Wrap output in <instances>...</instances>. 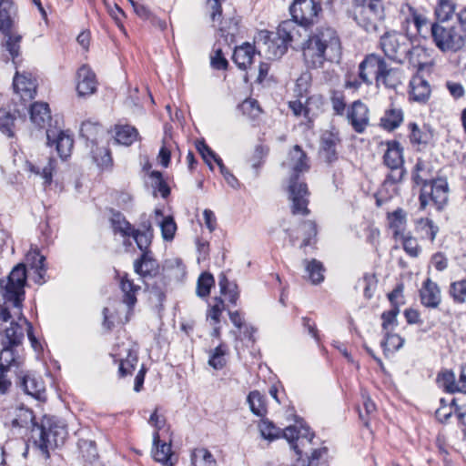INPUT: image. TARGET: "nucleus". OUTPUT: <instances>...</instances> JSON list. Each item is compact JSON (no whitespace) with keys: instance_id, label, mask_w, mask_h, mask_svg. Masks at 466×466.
<instances>
[{"instance_id":"40","label":"nucleus","mask_w":466,"mask_h":466,"mask_svg":"<svg viewBox=\"0 0 466 466\" xmlns=\"http://www.w3.org/2000/svg\"><path fill=\"white\" fill-rule=\"evenodd\" d=\"M193 466H217L213 454L206 448H197L191 453Z\"/></svg>"},{"instance_id":"51","label":"nucleus","mask_w":466,"mask_h":466,"mask_svg":"<svg viewBox=\"0 0 466 466\" xmlns=\"http://www.w3.org/2000/svg\"><path fill=\"white\" fill-rule=\"evenodd\" d=\"M214 282V278L210 273H202L198 279L197 295L200 298L208 297Z\"/></svg>"},{"instance_id":"47","label":"nucleus","mask_w":466,"mask_h":466,"mask_svg":"<svg viewBox=\"0 0 466 466\" xmlns=\"http://www.w3.org/2000/svg\"><path fill=\"white\" fill-rule=\"evenodd\" d=\"M404 344V339L391 331L384 333V339L381 341L384 354L399 350Z\"/></svg>"},{"instance_id":"21","label":"nucleus","mask_w":466,"mask_h":466,"mask_svg":"<svg viewBox=\"0 0 466 466\" xmlns=\"http://www.w3.org/2000/svg\"><path fill=\"white\" fill-rule=\"evenodd\" d=\"M19 378L20 387L26 394L37 400H42L44 398L45 384L40 378L35 377L34 374L22 373L19 375Z\"/></svg>"},{"instance_id":"26","label":"nucleus","mask_w":466,"mask_h":466,"mask_svg":"<svg viewBox=\"0 0 466 466\" xmlns=\"http://www.w3.org/2000/svg\"><path fill=\"white\" fill-rule=\"evenodd\" d=\"M25 259L27 264L35 270L36 278L35 281L38 284L45 282L44 275L46 271L45 267V256L41 255L37 248H31L26 256Z\"/></svg>"},{"instance_id":"15","label":"nucleus","mask_w":466,"mask_h":466,"mask_svg":"<svg viewBox=\"0 0 466 466\" xmlns=\"http://www.w3.org/2000/svg\"><path fill=\"white\" fill-rule=\"evenodd\" d=\"M46 139L48 146H56L57 154L62 159L71 155L74 140L64 131H57L54 128H46Z\"/></svg>"},{"instance_id":"54","label":"nucleus","mask_w":466,"mask_h":466,"mask_svg":"<svg viewBox=\"0 0 466 466\" xmlns=\"http://www.w3.org/2000/svg\"><path fill=\"white\" fill-rule=\"evenodd\" d=\"M399 314V309L394 307L393 309L384 311L381 314L382 319V329L384 333L392 331L397 325V316Z\"/></svg>"},{"instance_id":"44","label":"nucleus","mask_w":466,"mask_h":466,"mask_svg":"<svg viewBox=\"0 0 466 466\" xmlns=\"http://www.w3.org/2000/svg\"><path fill=\"white\" fill-rule=\"evenodd\" d=\"M16 116L14 113H11L5 109H0V130L3 134L8 137L15 136V122Z\"/></svg>"},{"instance_id":"30","label":"nucleus","mask_w":466,"mask_h":466,"mask_svg":"<svg viewBox=\"0 0 466 466\" xmlns=\"http://www.w3.org/2000/svg\"><path fill=\"white\" fill-rule=\"evenodd\" d=\"M403 121V112L401 108L391 106L385 110L383 116L380 118V127L388 131L398 128Z\"/></svg>"},{"instance_id":"42","label":"nucleus","mask_w":466,"mask_h":466,"mask_svg":"<svg viewBox=\"0 0 466 466\" xmlns=\"http://www.w3.org/2000/svg\"><path fill=\"white\" fill-rule=\"evenodd\" d=\"M455 12V4L452 0H438V5L435 8L437 23H448Z\"/></svg>"},{"instance_id":"28","label":"nucleus","mask_w":466,"mask_h":466,"mask_svg":"<svg viewBox=\"0 0 466 466\" xmlns=\"http://www.w3.org/2000/svg\"><path fill=\"white\" fill-rule=\"evenodd\" d=\"M16 14V8L11 0H0V31L8 33L13 26V17Z\"/></svg>"},{"instance_id":"60","label":"nucleus","mask_w":466,"mask_h":466,"mask_svg":"<svg viewBox=\"0 0 466 466\" xmlns=\"http://www.w3.org/2000/svg\"><path fill=\"white\" fill-rule=\"evenodd\" d=\"M223 310L224 301L220 298H215V304L208 309L207 318L213 322V325H218L220 321V316Z\"/></svg>"},{"instance_id":"14","label":"nucleus","mask_w":466,"mask_h":466,"mask_svg":"<svg viewBox=\"0 0 466 466\" xmlns=\"http://www.w3.org/2000/svg\"><path fill=\"white\" fill-rule=\"evenodd\" d=\"M385 59L378 55L370 54L359 66V77L362 83L372 84L378 81L380 74L385 68Z\"/></svg>"},{"instance_id":"58","label":"nucleus","mask_w":466,"mask_h":466,"mask_svg":"<svg viewBox=\"0 0 466 466\" xmlns=\"http://www.w3.org/2000/svg\"><path fill=\"white\" fill-rule=\"evenodd\" d=\"M162 237L165 240H172L174 238L177 225L172 217H166L160 223Z\"/></svg>"},{"instance_id":"35","label":"nucleus","mask_w":466,"mask_h":466,"mask_svg":"<svg viewBox=\"0 0 466 466\" xmlns=\"http://www.w3.org/2000/svg\"><path fill=\"white\" fill-rule=\"evenodd\" d=\"M116 141L124 146L132 145L138 138V131L130 125L116 126Z\"/></svg>"},{"instance_id":"10","label":"nucleus","mask_w":466,"mask_h":466,"mask_svg":"<svg viewBox=\"0 0 466 466\" xmlns=\"http://www.w3.org/2000/svg\"><path fill=\"white\" fill-rule=\"evenodd\" d=\"M386 145L387 150L383 156V163L390 169V172L384 183L386 185H393L400 182L405 174V169L403 168V147L396 140L388 141Z\"/></svg>"},{"instance_id":"17","label":"nucleus","mask_w":466,"mask_h":466,"mask_svg":"<svg viewBox=\"0 0 466 466\" xmlns=\"http://www.w3.org/2000/svg\"><path fill=\"white\" fill-rule=\"evenodd\" d=\"M96 90V80L94 72L87 66H82L77 71L76 91L78 96L92 95Z\"/></svg>"},{"instance_id":"11","label":"nucleus","mask_w":466,"mask_h":466,"mask_svg":"<svg viewBox=\"0 0 466 466\" xmlns=\"http://www.w3.org/2000/svg\"><path fill=\"white\" fill-rule=\"evenodd\" d=\"M428 187H430V190L422 186L419 197L420 209H425L429 205L430 200L438 210L442 209L447 204L449 197V186L447 179L442 177L432 179L428 183Z\"/></svg>"},{"instance_id":"61","label":"nucleus","mask_w":466,"mask_h":466,"mask_svg":"<svg viewBox=\"0 0 466 466\" xmlns=\"http://www.w3.org/2000/svg\"><path fill=\"white\" fill-rule=\"evenodd\" d=\"M376 278L371 274H365L362 279L359 281V284L364 287V296L367 299H370L373 296V290L376 287Z\"/></svg>"},{"instance_id":"59","label":"nucleus","mask_w":466,"mask_h":466,"mask_svg":"<svg viewBox=\"0 0 466 466\" xmlns=\"http://www.w3.org/2000/svg\"><path fill=\"white\" fill-rule=\"evenodd\" d=\"M441 387L448 392H457L458 385L452 371H445L439 379Z\"/></svg>"},{"instance_id":"13","label":"nucleus","mask_w":466,"mask_h":466,"mask_svg":"<svg viewBox=\"0 0 466 466\" xmlns=\"http://www.w3.org/2000/svg\"><path fill=\"white\" fill-rule=\"evenodd\" d=\"M283 437L289 441L296 454L300 457L304 453L307 454L305 449L311 444L314 433L310 432L309 427L292 425L283 430Z\"/></svg>"},{"instance_id":"39","label":"nucleus","mask_w":466,"mask_h":466,"mask_svg":"<svg viewBox=\"0 0 466 466\" xmlns=\"http://www.w3.org/2000/svg\"><path fill=\"white\" fill-rule=\"evenodd\" d=\"M407 60L413 67L421 68L426 63L428 58L427 49L420 46H413L412 42L410 45Z\"/></svg>"},{"instance_id":"50","label":"nucleus","mask_w":466,"mask_h":466,"mask_svg":"<svg viewBox=\"0 0 466 466\" xmlns=\"http://www.w3.org/2000/svg\"><path fill=\"white\" fill-rule=\"evenodd\" d=\"M211 66L218 70L226 69L228 66V60L224 56L221 46V40H218L213 47V54L210 56Z\"/></svg>"},{"instance_id":"29","label":"nucleus","mask_w":466,"mask_h":466,"mask_svg":"<svg viewBox=\"0 0 466 466\" xmlns=\"http://www.w3.org/2000/svg\"><path fill=\"white\" fill-rule=\"evenodd\" d=\"M339 139L331 132H325L321 137V153L326 161L331 163L337 159V145Z\"/></svg>"},{"instance_id":"24","label":"nucleus","mask_w":466,"mask_h":466,"mask_svg":"<svg viewBox=\"0 0 466 466\" xmlns=\"http://www.w3.org/2000/svg\"><path fill=\"white\" fill-rule=\"evenodd\" d=\"M402 71L397 68L389 67L385 62V68L380 74L377 86H384L389 89H396L402 83Z\"/></svg>"},{"instance_id":"22","label":"nucleus","mask_w":466,"mask_h":466,"mask_svg":"<svg viewBox=\"0 0 466 466\" xmlns=\"http://www.w3.org/2000/svg\"><path fill=\"white\" fill-rule=\"evenodd\" d=\"M116 355L119 357L118 372L120 377L131 375L137 362V350L131 347H123Z\"/></svg>"},{"instance_id":"7","label":"nucleus","mask_w":466,"mask_h":466,"mask_svg":"<svg viewBox=\"0 0 466 466\" xmlns=\"http://www.w3.org/2000/svg\"><path fill=\"white\" fill-rule=\"evenodd\" d=\"M384 17L382 0H355L353 18L367 32H379Z\"/></svg>"},{"instance_id":"9","label":"nucleus","mask_w":466,"mask_h":466,"mask_svg":"<svg viewBox=\"0 0 466 466\" xmlns=\"http://www.w3.org/2000/svg\"><path fill=\"white\" fill-rule=\"evenodd\" d=\"M411 43L410 38L402 33L386 32L380 37V46L384 55L397 64H404Z\"/></svg>"},{"instance_id":"4","label":"nucleus","mask_w":466,"mask_h":466,"mask_svg":"<svg viewBox=\"0 0 466 466\" xmlns=\"http://www.w3.org/2000/svg\"><path fill=\"white\" fill-rule=\"evenodd\" d=\"M283 166L291 170L289 186L291 212L293 215L306 216L309 213L308 208L309 191L307 184L299 180V174L309 168L306 153L299 146H294L283 162Z\"/></svg>"},{"instance_id":"18","label":"nucleus","mask_w":466,"mask_h":466,"mask_svg":"<svg viewBox=\"0 0 466 466\" xmlns=\"http://www.w3.org/2000/svg\"><path fill=\"white\" fill-rule=\"evenodd\" d=\"M420 297L422 305L427 308L436 309L441 301V289L431 279L423 282L420 289Z\"/></svg>"},{"instance_id":"52","label":"nucleus","mask_w":466,"mask_h":466,"mask_svg":"<svg viewBox=\"0 0 466 466\" xmlns=\"http://www.w3.org/2000/svg\"><path fill=\"white\" fill-rule=\"evenodd\" d=\"M258 427L259 431L264 439L274 440L279 438L281 435L283 436V431L276 427L268 420H262Z\"/></svg>"},{"instance_id":"55","label":"nucleus","mask_w":466,"mask_h":466,"mask_svg":"<svg viewBox=\"0 0 466 466\" xmlns=\"http://www.w3.org/2000/svg\"><path fill=\"white\" fill-rule=\"evenodd\" d=\"M401 239L403 249L412 258H417L420 253V248L416 238L406 236L405 234L399 237Z\"/></svg>"},{"instance_id":"1","label":"nucleus","mask_w":466,"mask_h":466,"mask_svg":"<svg viewBox=\"0 0 466 466\" xmlns=\"http://www.w3.org/2000/svg\"><path fill=\"white\" fill-rule=\"evenodd\" d=\"M26 282L25 265H16L8 277L0 279V289L5 302L0 307V319L3 321H10V326L15 324L22 326L24 334L26 333L31 346L35 350L40 349V343L34 335L32 324L23 316L22 302L25 299V285Z\"/></svg>"},{"instance_id":"6","label":"nucleus","mask_w":466,"mask_h":466,"mask_svg":"<svg viewBox=\"0 0 466 466\" xmlns=\"http://www.w3.org/2000/svg\"><path fill=\"white\" fill-rule=\"evenodd\" d=\"M24 340L23 327L15 324L5 328L1 334L0 342L2 350L0 351V364L3 368L9 370L11 367H20L23 363V357L19 353L18 348Z\"/></svg>"},{"instance_id":"49","label":"nucleus","mask_w":466,"mask_h":466,"mask_svg":"<svg viewBox=\"0 0 466 466\" xmlns=\"http://www.w3.org/2000/svg\"><path fill=\"white\" fill-rule=\"evenodd\" d=\"M3 34L7 38L5 41V48L9 52L13 62L15 63V58H17L20 54V42L22 36L20 35L13 34L11 30H9L8 33Z\"/></svg>"},{"instance_id":"5","label":"nucleus","mask_w":466,"mask_h":466,"mask_svg":"<svg viewBox=\"0 0 466 466\" xmlns=\"http://www.w3.org/2000/svg\"><path fill=\"white\" fill-rule=\"evenodd\" d=\"M34 444L39 449L45 459L49 458V451L63 445L66 438L64 425L54 418L43 417L39 425L32 430Z\"/></svg>"},{"instance_id":"63","label":"nucleus","mask_w":466,"mask_h":466,"mask_svg":"<svg viewBox=\"0 0 466 466\" xmlns=\"http://www.w3.org/2000/svg\"><path fill=\"white\" fill-rule=\"evenodd\" d=\"M330 101L335 113L339 116H342L346 107L343 95L339 92H334L331 96Z\"/></svg>"},{"instance_id":"3","label":"nucleus","mask_w":466,"mask_h":466,"mask_svg":"<svg viewBox=\"0 0 466 466\" xmlns=\"http://www.w3.org/2000/svg\"><path fill=\"white\" fill-rule=\"evenodd\" d=\"M289 10L292 19L281 22L277 29V40L280 43L276 46L271 43L273 50L270 54L274 58L282 56L289 46L299 41L301 35L299 25L308 27L313 25L322 7L319 0H295Z\"/></svg>"},{"instance_id":"25","label":"nucleus","mask_w":466,"mask_h":466,"mask_svg":"<svg viewBox=\"0 0 466 466\" xmlns=\"http://www.w3.org/2000/svg\"><path fill=\"white\" fill-rule=\"evenodd\" d=\"M153 446L154 449L152 452L154 459L165 465L173 466V462L171 461V445L166 442H161L159 433L157 431H155L153 434Z\"/></svg>"},{"instance_id":"19","label":"nucleus","mask_w":466,"mask_h":466,"mask_svg":"<svg viewBox=\"0 0 466 466\" xmlns=\"http://www.w3.org/2000/svg\"><path fill=\"white\" fill-rule=\"evenodd\" d=\"M431 96V86L421 76L415 75L410 81V99L418 103H426Z\"/></svg>"},{"instance_id":"33","label":"nucleus","mask_w":466,"mask_h":466,"mask_svg":"<svg viewBox=\"0 0 466 466\" xmlns=\"http://www.w3.org/2000/svg\"><path fill=\"white\" fill-rule=\"evenodd\" d=\"M135 272L142 277L153 276L157 271V263L147 252H144L134 263Z\"/></svg>"},{"instance_id":"32","label":"nucleus","mask_w":466,"mask_h":466,"mask_svg":"<svg viewBox=\"0 0 466 466\" xmlns=\"http://www.w3.org/2000/svg\"><path fill=\"white\" fill-rule=\"evenodd\" d=\"M120 288L123 292V302L132 309L137 303V292L140 289V287L135 285L132 280L125 274L120 280Z\"/></svg>"},{"instance_id":"37","label":"nucleus","mask_w":466,"mask_h":466,"mask_svg":"<svg viewBox=\"0 0 466 466\" xmlns=\"http://www.w3.org/2000/svg\"><path fill=\"white\" fill-rule=\"evenodd\" d=\"M388 218L395 238L403 235L407 223V213L402 208H397L388 215Z\"/></svg>"},{"instance_id":"12","label":"nucleus","mask_w":466,"mask_h":466,"mask_svg":"<svg viewBox=\"0 0 466 466\" xmlns=\"http://www.w3.org/2000/svg\"><path fill=\"white\" fill-rule=\"evenodd\" d=\"M207 8L209 12L210 19L213 23L219 21L218 30L224 44L230 49V45L234 42V37L238 33V22L230 19L228 25L227 21H220L222 7L220 0H207Z\"/></svg>"},{"instance_id":"8","label":"nucleus","mask_w":466,"mask_h":466,"mask_svg":"<svg viewBox=\"0 0 466 466\" xmlns=\"http://www.w3.org/2000/svg\"><path fill=\"white\" fill-rule=\"evenodd\" d=\"M430 30L433 43L442 52H457L465 45V35L448 23H432Z\"/></svg>"},{"instance_id":"31","label":"nucleus","mask_w":466,"mask_h":466,"mask_svg":"<svg viewBox=\"0 0 466 466\" xmlns=\"http://www.w3.org/2000/svg\"><path fill=\"white\" fill-rule=\"evenodd\" d=\"M432 167L430 163L419 158L412 171V180L417 185L428 187V183L431 179Z\"/></svg>"},{"instance_id":"53","label":"nucleus","mask_w":466,"mask_h":466,"mask_svg":"<svg viewBox=\"0 0 466 466\" xmlns=\"http://www.w3.org/2000/svg\"><path fill=\"white\" fill-rule=\"evenodd\" d=\"M226 347L224 345H218L211 352L208 360V364L216 370L222 369L226 364Z\"/></svg>"},{"instance_id":"20","label":"nucleus","mask_w":466,"mask_h":466,"mask_svg":"<svg viewBox=\"0 0 466 466\" xmlns=\"http://www.w3.org/2000/svg\"><path fill=\"white\" fill-rule=\"evenodd\" d=\"M13 87L15 93L19 94L23 99H31L35 95V83L30 74H20L16 71L13 80Z\"/></svg>"},{"instance_id":"56","label":"nucleus","mask_w":466,"mask_h":466,"mask_svg":"<svg viewBox=\"0 0 466 466\" xmlns=\"http://www.w3.org/2000/svg\"><path fill=\"white\" fill-rule=\"evenodd\" d=\"M301 228L304 234V238L300 248H303L311 245V238H315L317 235V225L314 221L308 220L302 223Z\"/></svg>"},{"instance_id":"43","label":"nucleus","mask_w":466,"mask_h":466,"mask_svg":"<svg viewBox=\"0 0 466 466\" xmlns=\"http://www.w3.org/2000/svg\"><path fill=\"white\" fill-rule=\"evenodd\" d=\"M406 8L408 11V13H407V17H409L408 20L410 19L412 21V23L416 26L418 33L420 35H422L424 28H425V32H427L428 19H427V16L425 15V14H423L422 12L419 11L418 9H416L410 5H407Z\"/></svg>"},{"instance_id":"2","label":"nucleus","mask_w":466,"mask_h":466,"mask_svg":"<svg viewBox=\"0 0 466 466\" xmlns=\"http://www.w3.org/2000/svg\"><path fill=\"white\" fill-rule=\"evenodd\" d=\"M303 61L308 68L319 69L326 62H339L342 54L339 35L335 27L322 24L310 31L301 44Z\"/></svg>"},{"instance_id":"23","label":"nucleus","mask_w":466,"mask_h":466,"mask_svg":"<svg viewBox=\"0 0 466 466\" xmlns=\"http://www.w3.org/2000/svg\"><path fill=\"white\" fill-rule=\"evenodd\" d=\"M30 119L38 128H46L51 121L48 104L35 102L30 107Z\"/></svg>"},{"instance_id":"45","label":"nucleus","mask_w":466,"mask_h":466,"mask_svg":"<svg viewBox=\"0 0 466 466\" xmlns=\"http://www.w3.org/2000/svg\"><path fill=\"white\" fill-rule=\"evenodd\" d=\"M35 417L33 411L28 409L21 408L17 410L15 418L12 420L13 427L28 428L32 426V430L35 428Z\"/></svg>"},{"instance_id":"64","label":"nucleus","mask_w":466,"mask_h":466,"mask_svg":"<svg viewBox=\"0 0 466 466\" xmlns=\"http://www.w3.org/2000/svg\"><path fill=\"white\" fill-rule=\"evenodd\" d=\"M241 109L244 114H248L252 117H256L260 113V107L257 100L247 99L241 105Z\"/></svg>"},{"instance_id":"62","label":"nucleus","mask_w":466,"mask_h":466,"mask_svg":"<svg viewBox=\"0 0 466 466\" xmlns=\"http://www.w3.org/2000/svg\"><path fill=\"white\" fill-rule=\"evenodd\" d=\"M196 147L203 160L212 169L213 166L211 164V159L215 157V152L204 141H198Z\"/></svg>"},{"instance_id":"36","label":"nucleus","mask_w":466,"mask_h":466,"mask_svg":"<svg viewBox=\"0 0 466 466\" xmlns=\"http://www.w3.org/2000/svg\"><path fill=\"white\" fill-rule=\"evenodd\" d=\"M303 264L307 278L312 284H319L324 279V267L322 263L315 258L311 260L304 259Z\"/></svg>"},{"instance_id":"16","label":"nucleus","mask_w":466,"mask_h":466,"mask_svg":"<svg viewBox=\"0 0 466 466\" xmlns=\"http://www.w3.org/2000/svg\"><path fill=\"white\" fill-rule=\"evenodd\" d=\"M347 118L356 132L362 133L369 124L368 106L360 100L354 101L348 110Z\"/></svg>"},{"instance_id":"27","label":"nucleus","mask_w":466,"mask_h":466,"mask_svg":"<svg viewBox=\"0 0 466 466\" xmlns=\"http://www.w3.org/2000/svg\"><path fill=\"white\" fill-rule=\"evenodd\" d=\"M255 55V47L252 45L246 43L235 48L233 60L238 68L246 70L251 66Z\"/></svg>"},{"instance_id":"41","label":"nucleus","mask_w":466,"mask_h":466,"mask_svg":"<svg viewBox=\"0 0 466 466\" xmlns=\"http://www.w3.org/2000/svg\"><path fill=\"white\" fill-rule=\"evenodd\" d=\"M144 230L135 229L132 231L129 237H132L136 241L137 248L146 252L151 243L152 229L150 223H145L143 225Z\"/></svg>"},{"instance_id":"46","label":"nucleus","mask_w":466,"mask_h":466,"mask_svg":"<svg viewBox=\"0 0 466 466\" xmlns=\"http://www.w3.org/2000/svg\"><path fill=\"white\" fill-rule=\"evenodd\" d=\"M247 400L253 414L258 417H262L266 414L267 408L263 396L258 390L251 391Z\"/></svg>"},{"instance_id":"57","label":"nucleus","mask_w":466,"mask_h":466,"mask_svg":"<svg viewBox=\"0 0 466 466\" xmlns=\"http://www.w3.org/2000/svg\"><path fill=\"white\" fill-rule=\"evenodd\" d=\"M451 293L456 302L464 303L466 300V279L453 282L451 286Z\"/></svg>"},{"instance_id":"34","label":"nucleus","mask_w":466,"mask_h":466,"mask_svg":"<svg viewBox=\"0 0 466 466\" xmlns=\"http://www.w3.org/2000/svg\"><path fill=\"white\" fill-rule=\"evenodd\" d=\"M56 160L52 157L47 158L45 165L28 163L27 167L30 172L44 179L45 185H50L53 180V171L55 169Z\"/></svg>"},{"instance_id":"38","label":"nucleus","mask_w":466,"mask_h":466,"mask_svg":"<svg viewBox=\"0 0 466 466\" xmlns=\"http://www.w3.org/2000/svg\"><path fill=\"white\" fill-rule=\"evenodd\" d=\"M415 230L417 233L420 234L422 238H427L433 242L439 232V228L434 225L431 219L420 218L415 223Z\"/></svg>"},{"instance_id":"48","label":"nucleus","mask_w":466,"mask_h":466,"mask_svg":"<svg viewBox=\"0 0 466 466\" xmlns=\"http://www.w3.org/2000/svg\"><path fill=\"white\" fill-rule=\"evenodd\" d=\"M111 222L114 231L120 233L123 237H129L134 230V228L121 213L114 214Z\"/></svg>"}]
</instances>
